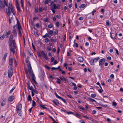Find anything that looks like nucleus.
<instances>
[{"label": "nucleus", "instance_id": "obj_52", "mask_svg": "<svg viewBox=\"0 0 123 123\" xmlns=\"http://www.w3.org/2000/svg\"><path fill=\"white\" fill-rule=\"evenodd\" d=\"M78 108L80 109H81L83 110H85V109L83 107H81L80 106H79L78 107Z\"/></svg>", "mask_w": 123, "mask_h": 123}, {"label": "nucleus", "instance_id": "obj_22", "mask_svg": "<svg viewBox=\"0 0 123 123\" xmlns=\"http://www.w3.org/2000/svg\"><path fill=\"white\" fill-rule=\"evenodd\" d=\"M99 59V57H96V58H95L94 59H93L94 61V62L96 63L97 62V61Z\"/></svg>", "mask_w": 123, "mask_h": 123}, {"label": "nucleus", "instance_id": "obj_24", "mask_svg": "<svg viewBox=\"0 0 123 123\" xmlns=\"http://www.w3.org/2000/svg\"><path fill=\"white\" fill-rule=\"evenodd\" d=\"M56 6L55 4L53 3V5L51 6V8L52 9H56Z\"/></svg>", "mask_w": 123, "mask_h": 123}, {"label": "nucleus", "instance_id": "obj_50", "mask_svg": "<svg viewBox=\"0 0 123 123\" xmlns=\"http://www.w3.org/2000/svg\"><path fill=\"white\" fill-rule=\"evenodd\" d=\"M56 18L58 19H60L61 18V16L59 15H56Z\"/></svg>", "mask_w": 123, "mask_h": 123}, {"label": "nucleus", "instance_id": "obj_41", "mask_svg": "<svg viewBox=\"0 0 123 123\" xmlns=\"http://www.w3.org/2000/svg\"><path fill=\"white\" fill-rule=\"evenodd\" d=\"M56 26L57 27H59V22L57 21L56 23Z\"/></svg>", "mask_w": 123, "mask_h": 123}, {"label": "nucleus", "instance_id": "obj_30", "mask_svg": "<svg viewBox=\"0 0 123 123\" xmlns=\"http://www.w3.org/2000/svg\"><path fill=\"white\" fill-rule=\"evenodd\" d=\"M94 62L93 59H92L90 61V63L92 65H94Z\"/></svg>", "mask_w": 123, "mask_h": 123}, {"label": "nucleus", "instance_id": "obj_62", "mask_svg": "<svg viewBox=\"0 0 123 123\" xmlns=\"http://www.w3.org/2000/svg\"><path fill=\"white\" fill-rule=\"evenodd\" d=\"M37 55L39 57H41V53L40 52H37Z\"/></svg>", "mask_w": 123, "mask_h": 123}, {"label": "nucleus", "instance_id": "obj_6", "mask_svg": "<svg viewBox=\"0 0 123 123\" xmlns=\"http://www.w3.org/2000/svg\"><path fill=\"white\" fill-rule=\"evenodd\" d=\"M1 106H3L5 105L6 104V99L5 98H3L1 99Z\"/></svg>", "mask_w": 123, "mask_h": 123}, {"label": "nucleus", "instance_id": "obj_55", "mask_svg": "<svg viewBox=\"0 0 123 123\" xmlns=\"http://www.w3.org/2000/svg\"><path fill=\"white\" fill-rule=\"evenodd\" d=\"M51 41V42H55L56 41V40L55 39H53L52 38H51L50 39Z\"/></svg>", "mask_w": 123, "mask_h": 123}, {"label": "nucleus", "instance_id": "obj_64", "mask_svg": "<svg viewBox=\"0 0 123 123\" xmlns=\"http://www.w3.org/2000/svg\"><path fill=\"white\" fill-rule=\"evenodd\" d=\"M81 7L82 8H83L86 5L85 4H83L81 5Z\"/></svg>", "mask_w": 123, "mask_h": 123}, {"label": "nucleus", "instance_id": "obj_43", "mask_svg": "<svg viewBox=\"0 0 123 123\" xmlns=\"http://www.w3.org/2000/svg\"><path fill=\"white\" fill-rule=\"evenodd\" d=\"M56 9H59L60 8V6L59 4H57V6H56Z\"/></svg>", "mask_w": 123, "mask_h": 123}, {"label": "nucleus", "instance_id": "obj_20", "mask_svg": "<svg viewBox=\"0 0 123 123\" xmlns=\"http://www.w3.org/2000/svg\"><path fill=\"white\" fill-rule=\"evenodd\" d=\"M60 79V80H61V81L62 80V81H67V79L63 76H62V77H59Z\"/></svg>", "mask_w": 123, "mask_h": 123}, {"label": "nucleus", "instance_id": "obj_31", "mask_svg": "<svg viewBox=\"0 0 123 123\" xmlns=\"http://www.w3.org/2000/svg\"><path fill=\"white\" fill-rule=\"evenodd\" d=\"M21 31H18V33L20 37H22V35L21 33Z\"/></svg>", "mask_w": 123, "mask_h": 123}, {"label": "nucleus", "instance_id": "obj_48", "mask_svg": "<svg viewBox=\"0 0 123 123\" xmlns=\"http://www.w3.org/2000/svg\"><path fill=\"white\" fill-rule=\"evenodd\" d=\"M48 33H46L45 35H43V37L44 38H45L46 37L48 36Z\"/></svg>", "mask_w": 123, "mask_h": 123}, {"label": "nucleus", "instance_id": "obj_14", "mask_svg": "<svg viewBox=\"0 0 123 123\" xmlns=\"http://www.w3.org/2000/svg\"><path fill=\"white\" fill-rule=\"evenodd\" d=\"M5 6V5H4L1 0H0V10L1 9L3 8Z\"/></svg>", "mask_w": 123, "mask_h": 123}, {"label": "nucleus", "instance_id": "obj_53", "mask_svg": "<svg viewBox=\"0 0 123 123\" xmlns=\"http://www.w3.org/2000/svg\"><path fill=\"white\" fill-rule=\"evenodd\" d=\"M47 49L49 51H51V48H50V47H47Z\"/></svg>", "mask_w": 123, "mask_h": 123}, {"label": "nucleus", "instance_id": "obj_4", "mask_svg": "<svg viewBox=\"0 0 123 123\" xmlns=\"http://www.w3.org/2000/svg\"><path fill=\"white\" fill-rule=\"evenodd\" d=\"M13 73L12 67H10L8 71V77L9 78L11 77L13 74Z\"/></svg>", "mask_w": 123, "mask_h": 123}, {"label": "nucleus", "instance_id": "obj_27", "mask_svg": "<svg viewBox=\"0 0 123 123\" xmlns=\"http://www.w3.org/2000/svg\"><path fill=\"white\" fill-rule=\"evenodd\" d=\"M7 53H6L4 55V56L2 58V59L3 60H5L7 56Z\"/></svg>", "mask_w": 123, "mask_h": 123}, {"label": "nucleus", "instance_id": "obj_37", "mask_svg": "<svg viewBox=\"0 0 123 123\" xmlns=\"http://www.w3.org/2000/svg\"><path fill=\"white\" fill-rule=\"evenodd\" d=\"M44 21L45 22H46L48 21V18H45L44 19Z\"/></svg>", "mask_w": 123, "mask_h": 123}, {"label": "nucleus", "instance_id": "obj_26", "mask_svg": "<svg viewBox=\"0 0 123 123\" xmlns=\"http://www.w3.org/2000/svg\"><path fill=\"white\" fill-rule=\"evenodd\" d=\"M56 79L58 80L56 81L59 84H60L61 83V80L60 79L58 78H56Z\"/></svg>", "mask_w": 123, "mask_h": 123}, {"label": "nucleus", "instance_id": "obj_56", "mask_svg": "<svg viewBox=\"0 0 123 123\" xmlns=\"http://www.w3.org/2000/svg\"><path fill=\"white\" fill-rule=\"evenodd\" d=\"M49 41V39L48 38H46L45 40V41L46 43H48Z\"/></svg>", "mask_w": 123, "mask_h": 123}, {"label": "nucleus", "instance_id": "obj_23", "mask_svg": "<svg viewBox=\"0 0 123 123\" xmlns=\"http://www.w3.org/2000/svg\"><path fill=\"white\" fill-rule=\"evenodd\" d=\"M17 8L18 11L19 12H20L21 10L18 4H17Z\"/></svg>", "mask_w": 123, "mask_h": 123}, {"label": "nucleus", "instance_id": "obj_16", "mask_svg": "<svg viewBox=\"0 0 123 123\" xmlns=\"http://www.w3.org/2000/svg\"><path fill=\"white\" fill-rule=\"evenodd\" d=\"M78 60L80 62H82L84 60L83 58L81 57H78Z\"/></svg>", "mask_w": 123, "mask_h": 123}, {"label": "nucleus", "instance_id": "obj_34", "mask_svg": "<svg viewBox=\"0 0 123 123\" xmlns=\"http://www.w3.org/2000/svg\"><path fill=\"white\" fill-rule=\"evenodd\" d=\"M110 36L111 37V38L112 39H113L114 40H115V39H116V38L115 37H113V36H114V35H113L112 36V33H110Z\"/></svg>", "mask_w": 123, "mask_h": 123}, {"label": "nucleus", "instance_id": "obj_61", "mask_svg": "<svg viewBox=\"0 0 123 123\" xmlns=\"http://www.w3.org/2000/svg\"><path fill=\"white\" fill-rule=\"evenodd\" d=\"M36 26L37 28H39V23H37L36 25Z\"/></svg>", "mask_w": 123, "mask_h": 123}, {"label": "nucleus", "instance_id": "obj_25", "mask_svg": "<svg viewBox=\"0 0 123 123\" xmlns=\"http://www.w3.org/2000/svg\"><path fill=\"white\" fill-rule=\"evenodd\" d=\"M40 106L43 109H47L48 108L46 107H45L44 106V105H40Z\"/></svg>", "mask_w": 123, "mask_h": 123}, {"label": "nucleus", "instance_id": "obj_7", "mask_svg": "<svg viewBox=\"0 0 123 123\" xmlns=\"http://www.w3.org/2000/svg\"><path fill=\"white\" fill-rule=\"evenodd\" d=\"M25 62L27 63V66L28 68V70L32 69L31 63L29 60L26 59Z\"/></svg>", "mask_w": 123, "mask_h": 123}, {"label": "nucleus", "instance_id": "obj_2", "mask_svg": "<svg viewBox=\"0 0 123 123\" xmlns=\"http://www.w3.org/2000/svg\"><path fill=\"white\" fill-rule=\"evenodd\" d=\"M22 105L21 103L18 105L16 107V110L18 115L21 116L22 115Z\"/></svg>", "mask_w": 123, "mask_h": 123}, {"label": "nucleus", "instance_id": "obj_57", "mask_svg": "<svg viewBox=\"0 0 123 123\" xmlns=\"http://www.w3.org/2000/svg\"><path fill=\"white\" fill-rule=\"evenodd\" d=\"M38 18L37 17H35L33 18V20L34 21H35L37 20L38 19Z\"/></svg>", "mask_w": 123, "mask_h": 123}, {"label": "nucleus", "instance_id": "obj_46", "mask_svg": "<svg viewBox=\"0 0 123 123\" xmlns=\"http://www.w3.org/2000/svg\"><path fill=\"white\" fill-rule=\"evenodd\" d=\"M43 57L46 60H47L48 59V57L47 56L46 54H45L43 55Z\"/></svg>", "mask_w": 123, "mask_h": 123}, {"label": "nucleus", "instance_id": "obj_18", "mask_svg": "<svg viewBox=\"0 0 123 123\" xmlns=\"http://www.w3.org/2000/svg\"><path fill=\"white\" fill-rule=\"evenodd\" d=\"M13 34H11L10 35L9 37V38L8 41H10L13 40Z\"/></svg>", "mask_w": 123, "mask_h": 123}, {"label": "nucleus", "instance_id": "obj_11", "mask_svg": "<svg viewBox=\"0 0 123 123\" xmlns=\"http://www.w3.org/2000/svg\"><path fill=\"white\" fill-rule=\"evenodd\" d=\"M14 99V96H11L8 99V101L9 103L11 102Z\"/></svg>", "mask_w": 123, "mask_h": 123}, {"label": "nucleus", "instance_id": "obj_60", "mask_svg": "<svg viewBox=\"0 0 123 123\" xmlns=\"http://www.w3.org/2000/svg\"><path fill=\"white\" fill-rule=\"evenodd\" d=\"M96 110H93L92 111V113H93V114H96Z\"/></svg>", "mask_w": 123, "mask_h": 123}, {"label": "nucleus", "instance_id": "obj_49", "mask_svg": "<svg viewBox=\"0 0 123 123\" xmlns=\"http://www.w3.org/2000/svg\"><path fill=\"white\" fill-rule=\"evenodd\" d=\"M53 31L52 30H49V32L48 34H52L53 33Z\"/></svg>", "mask_w": 123, "mask_h": 123}, {"label": "nucleus", "instance_id": "obj_45", "mask_svg": "<svg viewBox=\"0 0 123 123\" xmlns=\"http://www.w3.org/2000/svg\"><path fill=\"white\" fill-rule=\"evenodd\" d=\"M4 2L5 4L4 5H6V6H7L8 7V5L7 4V1H4Z\"/></svg>", "mask_w": 123, "mask_h": 123}, {"label": "nucleus", "instance_id": "obj_10", "mask_svg": "<svg viewBox=\"0 0 123 123\" xmlns=\"http://www.w3.org/2000/svg\"><path fill=\"white\" fill-rule=\"evenodd\" d=\"M105 59L103 58L100 59L99 61V66H101L104 64V63L105 62Z\"/></svg>", "mask_w": 123, "mask_h": 123}, {"label": "nucleus", "instance_id": "obj_5", "mask_svg": "<svg viewBox=\"0 0 123 123\" xmlns=\"http://www.w3.org/2000/svg\"><path fill=\"white\" fill-rule=\"evenodd\" d=\"M8 43L10 46H16V44L14 39L10 41H8Z\"/></svg>", "mask_w": 123, "mask_h": 123}, {"label": "nucleus", "instance_id": "obj_35", "mask_svg": "<svg viewBox=\"0 0 123 123\" xmlns=\"http://www.w3.org/2000/svg\"><path fill=\"white\" fill-rule=\"evenodd\" d=\"M28 100L29 101H31V96L30 95H29L28 96Z\"/></svg>", "mask_w": 123, "mask_h": 123}, {"label": "nucleus", "instance_id": "obj_9", "mask_svg": "<svg viewBox=\"0 0 123 123\" xmlns=\"http://www.w3.org/2000/svg\"><path fill=\"white\" fill-rule=\"evenodd\" d=\"M17 25H18L17 29H18V31L19 30L21 31L22 30V27L20 25L19 21V20L17 19Z\"/></svg>", "mask_w": 123, "mask_h": 123}, {"label": "nucleus", "instance_id": "obj_3", "mask_svg": "<svg viewBox=\"0 0 123 123\" xmlns=\"http://www.w3.org/2000/svg\"><path fill=\"white\" fill-rule=\"evenodd\" d=\"M28 71L29 74L32 77V80L33 81L34 83L36 84H37V82L35 80V76L33 72L32 69L28 70Z\"/></svg>", "mask_w": 123, "mask_h": 123}, {"label": "nucleus", "instance_id": "obj_21", "mask_svg": "<svg viewBox=\"0 0 123 123\" xmlns=\"http://www.w3.org/2000/svg\"><path fill=\"white\" fill-rule=\"evenodd\" d=\"M6 36V34H3L0 37V39L1 40H3L4 39Z\"/></svg>", "mask_w": 123, "mask_h": 123}, {"label": "nucleus", "instance_id": "obj_63", "mask_svg": "<svg viewBox=\"0 0 123 123\" xmlns=\"http://www.w3.org/2000/svg\"><path fill=\"white\" fill-rule=\"evenodd\" d=\"M54 33L55 34H57L58 33V31L56 29L54 31Z\"/></svg>", "mask_w": 123, "mask_h": 123}, {"label": "nucleus", "instance_id": "obj_1", "mask_svg": "<svg viewBox=\"0 0 123 123\" xmlns=\"http://www.w3.org/2000/svg\"><path fill=\"white\" fill-rule=\"evenodd\" d=\"M11 12L13 13V14L14 15H15V14L14 10L12 8L11 3V2H10L8 6V8H7V9L6 10L7 14L8 16H9L11 15Z\"/></svg>", "mask_w": 123, "mask_h": 123}, {"label": "nucleus", "instance_id": "obj_36", "mask_svg": "<svg viewBox=\"0 0 123 123\" xmlns=\"http://www.w3.org/2000/svg\"><path fill=\"white\" fill-rule=\"evenodd\" d=\"M53 25H52L50 24L48 25V28H50L53 27Z\"/></svg>", "mask_w": 123, "mask_h": 123}, {"label": "nucleus", "instance_id": "obj_59", "mask_svg": "<svg viewBox=\"0 0 123 123\" xmlns=\"http://www.w3.org/2000/svg\"><path fill=\"white\" fill-rule=\"evenodd\" d=\"M42 8L41 6H40L39 8V10L40 12H42Z\"/></svg>", "mask_w": 123, "mask_h": 123}, {"label": "nucleus", "instance_id": "obj_28", "mask_svg": "<svg viewBox=\"0 0 123 123\" xmlns=\"http://www.w3.org/2000/svg\"><path fill=\"white\" fill-rule=\"evenodd\" d=\"M51 1V0H45L44 1V3L46 4H47L48 2L50 3Z\"/></svg>", "mask_w": 123, "mask_h": 123}, {"label": "nucleus", "instance_id": "obj_19", "mask_svg": "<svg viewBox=\"0 0 123 123\" xmlns=\"http://www.w3.org/2000/svg\"><path fill=\"white\" fill-rule=\"evenodd\" d=\"M12 32L13 33V35H14V36L16 37L17 36V33L16 32V30H13L12 31Z\"/></svg>", "mask_w": 123, "mask_h": 123}, {"label": "nucleus", "instance_id": "obj_51", "mask_svg": "<svg viewBox=\"0 0 123 123\" xmlns=\"http://www.w3.org/2000/svg\"><path fill=\"white\" fill-rule=\"evenodd\" d=\"M28 88L30 90L33 89L32 86H30V87H29Z\"/></svg>", "mask_w": 123, "mask_h": 123}, {"label": "nucleus", "instance_id": "obj_54", "mask_svg": "<svg viewBox=\"0 0 123 123\" xmlns=\"http://www.w3.org/2000/svg\"><path fill=\"white\" fill-rule=\"evenodd\" d=\"M97 85H99V86L102 89V88L101 87V85H100V83L98 82H97Z\"/></svg>", "mask_w": 123, "mask_h": 123}, {"label": "nucleus", "instance_id": "obj_40", "mask_svg": "<svg viewBox=\"0 0 123 123\" xmlns=\"http://www.w3.org/2000/svg\"><path fill=\"white\" fill-rule=\"evenodd\" d=\"M11 33V32L10 30L8 31L6 33V35H9Z\"/></svg>", "mask_w": 123, "mask_h": 123}, {"label": "nucleus", "instance_id": "obj_8", "mask_svg": "<svg viewBox=\"0 0 123 123\" xmlns=\"http://www.w3.org/2000/svg\"><path fill=\"white\" fill-rule=\"evenodd\" d=\"M55 94L57 98L59 99H61L65 103H66V102L65 99L58 95L56 92L55 93Z\"/></svg>", "mask_w": 123, "mask_h": 123}, {"label": "nucleus", "instance_id": "obj_47", "mask_svg": "<svg viewBox=\"0 0 123 123\" xmlns=\"http://www.w3.org/2000/svg\"><path fill=\"white\" fill-rule=\"evenodd\" d=\"M115 50L116 51V53L117 55H118L119 56V54L118 53V50L116 49H115Z\"/></svg>", "mask_w": 123, "mask_h": 123}, {"label": "nucleus", "instance_id": "obj_17", "mask_svg": "<svg viewBox=\"0 0 123 123\" xmlns=\"http://www.w3.org/2000/svg\"><path fill=\"white\" fill-rule=\"evenodd\" d=\"M74 115L77 117L80 118L81 117V115H80L79 114L76 113H75L74 114Z\"/></svg>", "mask_w": 123, "mask_h": 123}, {"label": "nucleus", "instance_id": "obj_32", "mask_svg": "<svg viewBox=\"0 0 123 123\" xmlns=\"http://www.w3.org/2000/svg\"><path fill=\"white\" fill-rule=\"evenodd\" d=\"M91 97L93 98H95L96 96V94H92L91 95Z\"/></svg>", "mask_w": 123, "mask_h": 123}, {"label": "nucleus", "instance_id": "obj_42", "mask_svg": "<svg viewBox=\"0 0 123 123\" xmlns=\"http://www.w3.org/2000/svg\"><path fill=\"white\" fill-rule=\"evenodd\" d=\"M117 105V103L115 101H113L112 102V105L113 106H115Z\"/></svg>", "mask_w": 123, "mask_h": 123}, {"label": "nucleus", "instance_id": "obj_44", "mask_svg": "<svg viewBox=\"0 0 123 123\" xmlns=\"http://www.w3.org/2000/svg\"><path fill=\"white\" fill-rule=\"evenodd\" d=\"M45 67L48 70H49L50 69V68L49 67L46 65H45Z\"/></svg>", "mask_w": 123, "mask_h": 123}, {"label": "nucleus", "instance_id": "obj_29", "mask_svg": "<svg viewBox=\"0 0 123 123\" xmlns=\"http://www.w3.org/2000/svg\"><path fill=\"white\" fill-rule=\"evenodd\" d=\"M88 99L89 101L91 102H96V101L95 99H93L92 98H89Z\"/></svg>", "mask_w": 123, "mask_h": 123}, {"label": "nucleus", "instance_id": "obj_15", "mask_svg": "<svg viewBox=\"0 0 123 123\" xmlns=\"http://www.w3.org/2000/svg\"><path fill=\"white\" fill-rule=\"evenodd\" d=\"M16 47H14L13 48H10V51L12 52V53L13 54H14L15 53V49L16 48Z\"/></svg>", "mask_w": 123, "mask_h": 123}, {"label": "nucleus", "instance_id": "obj_12", "mask_svg": "<svg viewBox=\"0 0 123 123\" xmlns=\"http://www.w3.org/2000/svg\"><path fill=\"white\" fill-rule=\"evenodd\" d=\"M53 103L56 105H59L60 103L59 101L56 99H55L53 101Z\"/></svg>", "mask_w": 123, "mask_h": 123}, {"label": "nucleus", "instance_id": "obj_58", "mask_svg": "<svg viewBox=\"0 0 123 123\" xmlns=\"http://www.w3.org/2000/svg\"><path fill=\"white\" fill-rule=\"evenodd\" d=\"M68 70L69 71H71L72 70V68L71 67H69L68 68Z\"/></svg>", "mask_w": 123, "mask_h": 123}, {"label": "nucleus", "instance_id": "obj_13", "mask_svg": "<svg viewBox=\"0 0 123 123\" xmlns=\"http://www.w3.org/2000/svg\"><path fill=\"white\" fill-rule=\"evenodd\" d=\"M13 59L12 58H11L9 60V64L10 66V67H12V65L13 61Z\"/></svg>", "mask_w": 123, "mask_h": 123}, {"label": "nucleus", "instance_id": "obj_39", "mask_svg": "<svg viewBox=\"0 0 123 123\" xmlns=\"http://www.w3.org/2000/svg\"><path fill=\"white\" fill-rule=\"evenodd\" d=\"M15 88L14 87H13L12 89L10 90L9 93H11L14 90V89H15Z\"/></svg>", "mask_w": 123, "mask_h": 123}, {"label": "nucleus", "instance_id": "obj_38", "mask_svg": "<svg viewBox=\"0 0 123 123\" xmlns=\"http://www.w3.org/2000/svg\"><path fill=\"white\" fill-rule=\"evenodd\" d=\"M110 78L112 79H114V75L113 74H111L110 76Z\"/></svg>", "mask_w": 123, "mask_h": 123}, {"label": "nucleus", "instance_id": "obj_33", "mask_svg": "<svg viewBox=\"0 0 123 123\" xmlns=\"http://www.w3.org/2000/svg\"><path fill=\"white\" fill-rule=\"evenodd\" d=\"M36 103L34 100H33L32 101V106L33 107L35 106L36 105Z\"/></svg>", "mask_w": 123, "mask_h": 123}]
</instances>
